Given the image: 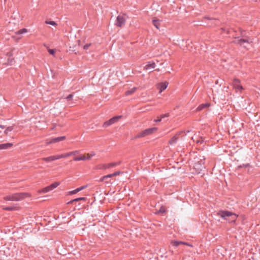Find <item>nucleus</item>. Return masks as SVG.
I'll use <instances>...</instances> for the list:
<instances>
[{
    "label": "nucleus",
    "mask_w": 260,
    "mask_h": 260,
    "mask_svg": "<svg viewBox=\"0 0 260 260\" xmlns=\"http://www.w3.org/2000/svg\"><path fill=\"white\" fill-rule=\"evenodd\" d=\"M218 215L229 222L235 221L237 218V215L236 214L229 211L220 210L218 212Z\"/></svg>",
    "instance_id": "obj_1"
},
{
    "label": "nucleus",
    "mask_w": 260,
    "mask_h": 260,
    "mask_svg": "<svg viewBox=\"0 0 260 260\" xmlns=\"http://www.w3.org/2000/svg\"><path fill=\"white\" fill-rule=\"evenodd\" d=\"M28 193L25 192L16 193L10 195L5 196L4 199L5 201H20L27 197H28Z\"/></svg>",
    "instance_id": "obj_2"
},
{
    "label": "nucleus",
    "mask_w": 260,
    "mask_h": 260,
    "mask_svg": "<svg viewBox=\"0 0 260 260\" xmlns=\"http://www.w3.org/2000/svg\"><path fill=\"white\" fill-rule=\"evenodd\" d=\"M157 130V127H152V128H149L147 129H145L144 131L139 133L137 137V138H141L144 137L145 136L151 135L153 134L154 132H156Z\"/></svg>",
    "instance_id": "obj_3"
},
{
    "label": "nucleus",
    "mask_w": 260,
    "mask_h": 260,
    "mask_svg": "<svg viewBox=\"0 0 260 260\" xmlns=\"http://www.w3.org/2000/svg\"><path fill=\"white\" fill-rule=\"evenodd\" d=\"M121 164V161L110 162L109 164H101L98 166V168L101 170H106L111 168L115 167Z\"/></svg>",
    "instance_id": "obj_4"
},
{
    "label": "nucleus",
    "mask_w": 260,
    "mask_h": 260,
    "mask_svg": "<svg viewBox=\"0 0 260 260\" xmlns=\"http://www.w3.org/2000/svg\"><path fill=\"white\" fill-rule=\"evenodd\" d=\"M236 43L239 44L240 46H242L244 48L247 47V45L250 44L252 42V40L250 38L248 39H236L234 41Z\"/></svg>",
    "instance_id": "obj_5"
},
{
    "label": "nucleus",
    "mask_w": 260,
    "mask_h": 260,
    "mask_svg": "<svg viewBox=\"0 0 260 260\" xmlns=\"http://www.w3.org/2000/svg\"><path fill=\"white\" fill-rule=\"evenodd\" d=\"M59 185V182H55L51 184V185H50L48 186H46V187L43 188V189H42L40 191V192L47 193V192L53 190V189L56 188Z\"/></svg>",
    "instance_id": "obj_6"
},
{
    "label": "nucleus",
    "mask_w": 260,
    "mask_h": 260,
    "mask_svg": "<svg viewBox=\"0 0 260 260\" xmlns=\"http://www.w3.org/2000/svg\"><path fill=\"white\" fill-rule=\"evenodd\" d=\"M121 116H114L111 119H110L108 121H105L103 124V127H107L108 126L115 123L117 122L119 118H121Z\"/></svg>",
    "instance_id": "obj_7"
},
{
    "label": "nucleus",
    "mask_w": 260,
    "mask_h": 260,
    "mask_svg": "<svg viewBox=\"0 0 260 260\" xmlns=\"http://www.w3.org/2000/svg\"><path fill=\"white\" fill-rule=\"evenodd\" d=\"M125 23V19L123 16L118 15L116 18V25L118 27H121Z\"/></svg>",
    "instance_id": "obj_8"
},
{
    "label": "nucleus",
    "mask_w": 260,
    "mask_h": 260,
    "mask_svg": "<svg viewBox=\"0 0 260 260\" xmlns=\"http://www.w3.org/2000/svg\"><path fill=\"white\" fill-rule=\"evenodd\" d=\"M192 140L197 144H202L203 143L204 139L202 137H200V134H196L192 137Z\"/></svg>",
    "instance_id": "obj_9"
},
{
    "label": "nucleus",
    "mask_w": 260,
    "mask_h": 260,
    "mask_svg": "<svg viewBox=\"0 0 260 260\" xmlns=\"http://www.w3.org/2000/svg\"><path fill=\"white\" fill-rule=\"evenodd\" d=\"M65 139H66L65 136L56 137V138L51 139L49 141L47 142V144H52V143H57V142H59L60 141H62L65 140Z\"/></svg>",
    "instance_id": "obj_10"
},
{
    "label": "nucleus",
    "mask_w": 260,
    "mask_h": 260,
    "mask_svg": "<svg viewBox=\"0 0 260 260\" xmlns=\"http://www.w3.org/2000/svg\"><path fill=\"white\" fill-rule=\"evenodd\" d=\"M181 133V132H179L173 136L169 141V144L171 145H174L176 144L179 139V136Z\"/></svg>",
    "instance_id": "obj_11"
},
{
    "label": "nucleus",
    "mask_w": 260,
    "mask_h": 260,
    "mask_svg": "<svg viewBox=\"0 0 260 260\" xmlns=\"http://www.w3.org/2000/svg\"><path fill=\"white\" fill-rule=\"evenodd\" d=\"M201 161L202 162V164L196 162L194 165V169L198 170V173H200V172L205 168L204 160H201Z\"/></svg>",
    "instance_id": "obj_12"
},
{
    "label": "nucleus",
    "mask_w": 260,
    "mask_h": 260,
    "mask_svg": "<svg viewBox=\"0 0 260 260\" xmlns=\"http://www.w3.org/2000/svg\"><path fill=\"white\" fill-rule=\"evenodd\" d=\"M114 176L113 175V173L112 174H108L107 175H105V176H104L103 177H102L101 178H100V181H104L105 182V183L106 184H108V183H110L111 182L108 181H105L106 179H108V178H110L112 177H114Z\"/></svg>",
    "instance_id": "obj_13"
},
{
    "label": "nucleus",
    "mask_w": 260,
    "mask_h": 260,
    "mask_svg": "<svg viewBox=\"0 0 260 260\" xmlns=\"http://www.w3.org/2000/svg\"><path fill=\"white\" fill-rule=\"evenodd\" d=\"M240 81L238 79H235L233 81V84L235 88L238 90H241L243 89L242 86L239 85Z\"/></svg>",
    "instance_id": "obj_14"
},
{
    "label": "nucleus",
    "mask_w": 260,
    "mask_h": 260,
    "mask_svg": "<svg viewBox=\"0 0 260 260\" xmlns=\"http://www.w3.org/2000/svg\"><path fill=\"white\" fill-rule=\"evenodd\" d=\"M13 146V144L7 143L0 144V150L7 149L11 148Z\"/></svg>",
    "instance_id": "obj_15"
},
{
    "label": "nucleus",
    "mask_w": 260,
    "mask_h": 260,
    "mask_svg": "<svg viewBox=\"0 0 260 260\" xmlns=\"http://www.w3.org/2000/svg\"><path fill=\"white\" fill-rule=\"evenodd\" d=\"M171 243L173 246H175V247H177L180 244H184V245H187L190 246V245H189L187 243H185V242H182V241H172Z\"/></svg>",
    "instance_id": "obj_16"
},
{
    "label": "nucleus",
    "mask_w": 260,
    "mask_h": 260,
    "mask_svg": "<svg viewBox=\"0 0 260 260\" xmlns=\"http://www.w3.org/2000/svg\"><path fill=\"white\" fill-rule=\"evenodd\" d=\"M155 67V63L154 62H149L147 64H146L144 69L146 70H149L152 69H154Z\"/></svg>",
    "instance_id": "obj_17"
},
{
    "label": "nucleus",
    "mask_w": 260,
    "mask_h": 260,
    "mask_svg": "<svg viewBox=\"0 0 260 260\" xmlns=\"http://www.w3.org/2000/svg\"><path fill=\"white\" fill-rule=\"evenodd\" d=\"M168 85V83L167 82L161 83L159 85V88L160 90V92H162L163 90L166 89Z\"/></svg>",
    "instance_id": "obj_18"
},
{
    "label": "nucleus",
    "mask_w": 260,
    "mask_h": 260,
    "mask_svg": "<svg viewBox=\"0 0 260 260\" xmlns=\"http://www.w3.org/2000/svg\"><path fill=\"white\" fill-rule=\"evenodd\" d=\"M42 159L46 162H50L52 161L55 160V157L54 155L50 156H49L47 157H44V158H42Z\"/></svg>",
    "instance_id": "obj_19"
},
{
    "label": "nucleus",
    "mask_w": 260,
    "mask_h": 260,
    "mask_svg": "<svg viewBox=\"0 0 260 260\" xmlns=\"http://www.w3.org/2000/svg\"><path fill=\"white\" fill-rule=\"evenodd\" d=\"M209 106V104L208 103L203 104L199 105L198 106V107L197 108V110L198 111H201Z\"/></svg>",
    "instance_id": "obj_20"
},
{
    "label": "nucleus",
    "mask_w": 260,
    "mask_h": 260,
    "mask_svg": "<svg viewBox=\"0 0 260 260\" xmlns=\"http://www.w3.org/2000/svg\"><path fill=\"white\" fill-rule=\"evenodd\" d=\"M137 87H133L132 89H131L130 90L126 91L125 93V94L126 95H129L134 93L137 90Z\"/></svg>",
    "instance_id": "obj_21"
},
{
    "label": "nucleus",
    "mask_w": 260,
    "mask_h": 260,
    "mask_svg": "<svg viewBox=\"0 0 260 260\" xmlns=\"http://www.w3.org/2000/svg\"><path fill=\"white\" fill-rule=\"evenodd\" d=\"M86 200V198H84V197L78 198L75 199L71 201L70 202L68 203V204L72 203L74 202H78L80 201H85Z\"/></svg>",
    "instance_id": "obj_22"
},
{
    "label": "nucleus",
    "mask_w": 260,
    "mask_h": 260,
    "mask_svg": "<svg viewBox=\"0 0 260 260\" xmlns=\"http://www.w3.org/2000/svg\"><path fill=\"white\" fill-rule=\"evenodd\" d=\"M152 23L155 26V27L158 29L160 25L159 21L158 19H154L152 20Z\"/></svg>",
    "instance_id": "obj_23"
},
{
    "label": "nucleus",
    "mask_w": 260,
    "mask_h": 260,
    "mask_svg": "<svg viewBox=\"0 0 260 260\" xmlns=\"http://www.w3.org/2000/svg\"><path fill=\"white\" fill-rule=\"evenodd\" d=\"M27 31V30L26 28H23L20 30H19L17 32H16V35H21L24 33H26Z\"/></svg>",
    "instance_id": "obj_24"
},
{
    "label": "nucleus",
    "mask_w": 260,
    "mask_h": 260,
    "mask_svg": "<svg viewBox=\"0 0 260 260\" xmlns=\"http://www.w3.org/2000/svg\"><path fill=\"white\" fill-rule=\"evenodd\" d=\"M13 128L12 126L6 127L4 131L5 134H6V135H8L9 132H11L13 130Z\"/></svg>",
    "instance_id": "obj_25"
},
{
    "label": "nucleus",
    "mask_w": 260,
    "mask_h": 260,
    "mask_svg": "<svg viewBox=\"0 0 260 260\" xmlns=\"http://www.w3.org/2000/svg\"><path fill=\"white\" fill-rule=\"evenodd\" d=\"M16 207L13 206H8L3 208V209L7 211H13L15 210Z\"/></svg>",
    "instance_id": "obj_26"
},
{
    "label": "nucleus",
    "mask_w": 260,
    "mask_h": 260,
    "mask_svg": "<svg viewBox=\"0 0 260 260\" xmlns=\"http://www.w3.org/2000/svg\"><path fill=\"white\" fill-rule=\"evenodd\" d=\"M79 192V189H78V188L74 190H72V191H70L68 192V195H72V194H74L75 193H77V192Z\"/></svg>",
    "instance_id": "obj_27"
},
{
    "label": "nucleus",
    "mask_w": 260,
    "mask_h": 260,
    "mask_svg": "<svg viewBox=\"0 0 260 260\" xmlns=\"http://www.w3.org/2000/svg\"><path fill=\"white\" fill-rule=\"evenodd\" d=\"M45 23L53 26H55L57 25L56 23L54 21H46Z\"/></svg>",
    "instance_id": "obj_28"
},
{
    "label": "nucleus",
    "mask_w": 260,
    "mask_h": 260,
    "mask_svg": "<svg viewBox=\"0 0 260 260\" xmlns=\"http://www.w3.org/2000/svg\"><path fill=\"white\" fill-rule=\"evenodd\" d=\"M91 45V43H88L84 45L83 49L84 50H87L89 48V47Z\"/></svg>",
    "instance_id": "obj_29"
},
{
    "label": "nucleus",
    "mask_w": 260,
    "mask_h": 260,
    "mask_svg": "<svg viewBox=\"0 0 260 260\" xmlns=\"http://www.w3.org/2000/svg\"><path fill=\"white\" fill-rule=\"evenodd\" d=\"M73 96H74L73 94H70L68 96H67L66 99L68 101H70L72 99Z\"/></svg>",
    "instance_id": "obj_30"
},
{
    "label": "nucleus",
    "mask_w": 260,
    "mask_h": 260,
    "mask_svg": "<svg viewBox=\"0 0 260 260\" xmlns=\"http://www.w3.org/2000/svg\"><path fill=\"white\" fill-rule=\"evenodd\" d=\"M74 160H75V161H80V160H82L81 156H77V157H75L74 158Z\"/></svg>",
    "instance_id": "obj_31"
},
{
    "label": "nucleus",
    "mask_w": 260,
    "mask_h": 260,
    "mask_svg": "<svg viewBox=\"0 0 260 260\" xmlns=\"http://www.w3.org/2000/svg\"><path fill=\"white\" fill-rule=\"evenodd\" d=\"M79 153V151H78V150L70 152V153H71V155H75L76 154H78Z\"/></svg>",
    "instance_id": "obj_32"
},
{
    "label": "nucleus",
    "mask_w": 260,
    "mask_h": 260,
    "mask_svg": "<svg viewBox=\"0 0 260 260\" xmlns=\"http://www.w3.org/2000/svg\"><path fill=\"white\" fill-rule=\"evenodd\" d=\"M169 116V114H162L160 116V118L162 119L165 117H168Z\"/></svg>",
    "instance_id": "obj_33"
},
{
    "label": "nucleus",
    "mask_w": 260,
    "mask_h": 260,
    "mask_svg": "<svg viewBox=\"0 0 260 260\" xmlns=\"http://www.w3.org/2000/svg\"><path fill=\"white\" fill-rule=\"evenodd\" d=\"M48 51L50 54L54 55L55 52L53 49H49Z\"/></svg>",
    "instance_id": "obj_34"
},
{
    "label": "nucleus",
    "mask_w": 260,
    "mask_h": 260,
    "mask_svg": "<svg viewBox=\"0 0 260 260\" xmlns=\"http://www.w3.org/2000/svg\"><path fill=\"white\" fill-rule=\"evenodd\" d=\"M121 173H122V172L120 171H116L113 173V175L116 176L117 175L120 174Z\"/></svg>",
    "instance_id": "obj_35"
},
{
    "label": "nucleus",
    "mask_w": 260,
    "mask_h": 260,
    "mask_svg": "<svg viewBox=\"0 0 260 260\" xmlns=\"http://www.w3.org/2000/svg\"><path fill=\"white\" fill-rule=\"evenodd\" d=\"M82 160H89V158H87L85 155H81Z\"/></svg>",
    "instance_id": "obj_36"
},
{
    "label": "nucleus",
    "mask_w": 260,
    "mask_h": 260,
    "mask_svg": "<svg viewBox=\"0 0 260 260\" xmlns=\"http://www.w3.org/2000/svg\"><path fill=\"white\" fill-rule=\"evenodd\" d=\"M87 155H89L90 157H92V156L95 155V153L94 152H91L90 153H88Z\"/></svg>",
    "instance_id": "obj_37"
},
{
    "label": "nucleus",
    "mask_w": 260,
    "mask_h": 260,
    "mask_svg": "<svg viewBox=\"0 0 260 260\" xmlns=\"http://www.w3.org/2000/svg\"><path fill=\"white\" fill-rule=\"evenodd\" d=\"M64 158L71 156L70 152L66 153L64 154Z\"/></svg>",
    "instance_id": "obj_38"
},
{
    "label": "nucleus",
    "mask_w": 260,
    "mask_h": 260,
    "mask_svg": "<svg viewBox=\"0 0 260 260\" xmlns=\"http://www.w3.org/2000/svg\"><path fill=\"white\" fill-rule=\"evenodd\" d=\"M85 188V186H83L78 188V189H79V191H80L83 190V189H84Z\"/></svg>",
    "instance_id": "obj_39"
},
{
    "label": "nucleus",
    "mask_w": 260,
    "mask_h": 260,
    "mask_svg": "<svg viewBox=\"0 0 260 260\" xmlns=\"http://www.w3.org/2000/svg\"><path fill=\"white\" fill-rule=\"evenodd\" d=\"M54 156L55 157V160L60 159L59 155H54Z\"/></svg>",
    "instance_id": "obj_40"
},
{
    "label": "nucleus",
    "mask_w": 260,
    "mask_h": 260,
    "mask_svg": "<svg viewBox=\"0 0 260 260\" xmlns=\"http://www.w3.org/2000/svg\"><path fill=\"white\" fill-rule=\"evenodd\" d=\"M161 119L160 118H159V119L154 120V121L156 122H158L161 121Z\"/></svg>",
    "instance_id": "obj_41"
},
{
    "label": "nucleus",
    "mask_w": 260,
    "mask_h": 260,
    "mask_svg": "<svg viewBox=\"0 0 260 260\" xmlns=\"http://www.w3.org/2000/svg\"><path fill=\"white\" fill-rule=\"evenodd\" d=\"M201 160H205V158H204L203 159H201L200 161H198L197 163H198L199 164H202V162L201 161Z\"/></svg>",
    "instance_id": "obj_42"
},
{
    "label": "nucleus",
    "mask_w": 260,
    "mask_h": 260,
    "mask_svg": "<svg viewBox=\"0 0 260 260\" xmlns=\"http://www.w3.org/2000/svg\"><path fill=\"white\" fill-rule=\"evenodd\" d=\"M59 157H60V158H64V154H60L59 155Z\"/></svg>",
    "instance_id": "obj_43"
},
{
    "label": "nucleus",
    "mask_w": 260,
    "mask_h": 260,
    "mask_svg": "<svg viewBox=\"0 0 260 260\" xmlns=\"http://www.w3.org/2000/svg\"><path fill=\"white\" fill-rule=\"evenodd\" d=\"M0 127L2 129H5L6 127L4 125H0Z\"/></svg>",
    "instance_id": "obj_44"
},
{
    "label": "nucleus",
    "mask_w": 260,
    "mask_h": 260,
    "mask_svg": "<svg viewBox=\"0 0 260 260\" xmlns=\"http://www.w3.org/2000/svg\"><path fill=\"white\" fill-rule=\"evenodd\" d=\"M86 157H87V158H89V159H90L91 158V157H90L89 155H87Z\"/></svg>",
    "instance_id": "obj_45"
},
{
    "label": "nucleus",
    "mask_w": 260,
    "mask_h": 260,
    "mask_svg": "<svg viewBox=\"0 0 260 260\" xmlns=\"http://www.w3.org/2000/svg\"><path fill=\"white\" fill-rule=\"evenodd\" d=\"M248 166H249V164H246V165H244V167H248Z\"/></svg>",
    "instance_id": "obj_46"
}]
</instances>
